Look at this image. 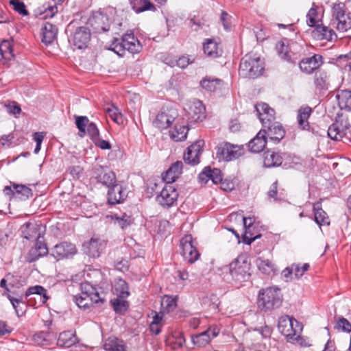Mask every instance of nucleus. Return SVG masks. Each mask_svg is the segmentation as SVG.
<instances>
[{
  "label": "nucleus",
  "mask_w": 351,
  "mask_h": 351,
  "mask_svg": "<svg viewBox=\"0 0 351 351\" xmlns=\"http://www.w3.org/2000/svg\"><path fill=\"white\" fill-rule=\"evenodd\" d=\"M282 303L280 289L276 287L262 289L258 295L257 304L264 311H270L279 308Z\"/></svg>",
  "instance_id": "obj_1"
},
{
  "label": "nucleus",
  "mask_w": 351,
  "mask_h": 351,
  "mask_svg": "<svg viewBox=\"0 0 351 351\" xmlns=\"http://www.w3.org/2000/svg\"><path fill=\"white\" fill-rule=\"evenodd\" d=\"M265 69L263 59L256 54H247L241 60L239 75L244 78H256L261 76Z\"/></svg>",
  "instance_id": "obj_2"
},
{
  "label": "nucleus",
  "mask_w": 351,
  "mask_h": 351,
  "mask_svg": "<svg viewBox=\"0 0 351 351\" xmlns=\"http://www.w3.org/2000/svg\"><path fill=\"white\" fill-rule=\"evenodd\" d=\"M250 266L247 254H241L226 267L228 269L232 280L236 283H241L250 278Z\"/></svg>",
  "instance_id": "obj_3"
},
{
  "label": "nucleus",
  "mask_w": 351,
  "mask_h": 351,
  "mask_svg": "<svg viewBox=\"0 0 351 351\" xmlns=\"http://www.w3.org/2000/svg\"><path fill=\"white\" fill-rule=\"evenodd\" d=\"M111 46L112 49L119 56H122L125 50L135 53L141 49L140 42L132 31H128L121 39L114 38Z\"/></svg>",
  "instance_id": "obj_4"
},
{
  "label": "nucleus",
  "mask_w": 351,
  "mask_h": 351,
  "mask_svg": "<svg viewBox=\"0 0 351 351\" xmlns=\"http://www.w3.org/2000/svg\"><path fill=\"white\" fill-rule=\"evenodd\" d=\"M75 302L79 308L86 309L94 304L102 303L103 300L93 285L89 282H84L81 284V293L75 296Z\"/></svg>",
  "instance_id": "obj_5"
},
{
  "label": "nucleus",
  "mask_w": 351,
  "mask_h": 351,
  "mask_svg": "<svg viewBox=\"0 0 351 351\" xmlns=\"http://www.w3.org/2000/svg\"><path fill=\"white\" fill-rule=\"evenodd\" d=\"M276 48L282 59L293 64L299 60L304 51L303 46L296 42L287 45L285 41H280L277 43Z\"/></svg>",
  "instance_id": "obj_6"
},
{
  "label": "nucleus",
  "mask_w": 351,
  "mask_h": 351,
  "mask_svg": "<svg viewBox=\"0 0 351 351\" xmlns=\"http://www.w3.org/2000/svg\"><path fill=\"white\" fill-rule=\"evenodd\" d=\"M278 330L288 341H293L300 337L302 330L300 324L293 317L288 315L282 316L278 321Z\"/></svg>",
  "instance_id": "obj_7"
},
{
  "label": "nucleus",
  "mask_w": 351,
  "mask_h": 351,
  "mask_svg": "<svg viewBox=\"0 0 351 351\" xmlns=\"http://www.w3.org/2000/svg\"><path fill=\"white\" fill-rule=\"evenodd\" d=\"M332 25L337 30L344 32L351 28L350 13L346 12V5L343 3H339L332 6Z\"/></svg>",
  "instance_id": "obj_8"
},
{
  "label": "nucleus",
  "mask_w": 351,
  "mask_h": 351,
  "mask_svg": "<svg viewBox=\"0 0 351 351\" xmlns=\"http://www.w3.org/2000/svg\"><path fill=\"white\" fill-rule=\"evenodd\" d=\"M242 154L243 149L241 147L229 143H222L217 147L216 155L219 160L230 161L238 158Z\"/></svg>",
  "instance_id": "obj_9"
},
{
  "label": "nucleus",
  "mask_w": 351,
  "mask_h": 351,
  "mask_svg": "<svg viewBox=\"0 0 351 351\" xmlns=\"http://www.w3.org/2000/svg\"><path fill=\"white\" fill-rule=\"evenodd\" d=\"M195 243L191 234H186L180 240L182 255L184 260L189 263H193L199 257Z\"/></svg>",
  "instance_id": "obj_10"
},
{
  "label": "nucleus",
  "mask_w": 351,
  "mask_h": 351,
  "mask_svg": "<svg viewBox=\"0 0 351 351\" xmlns=\"http://www.w3.org/2000/svg\"><path fill=\"white\" fill-rule=\"evenodd\" d=\"M195 243L191 234H186L180 240L182 255L184 260L189 263H193L199 257Z\"/></svg>",
  "instance_id": "obj_11"
},
{
  "label": "nucleus",
  "mask_w": 351,
  "mask_h": 351,
  "mask_svg": "<svg viewBox=\"0 0 351 351\" xmlns=\"http://www.w3.org/2000/svg\"><path fill=\"white\" fill-rule=\"evenodd\" d=\"M220 329L216 325L209 326L206 330L191 335V341L198 348L205 347L219 333Z\"/></svg>",
  "instance_id": "obj_12"
},
{
  "label": "nucleus",
  "mask_w": 351,
  "mask_h": 351,
  "mask_svg": "<svg viewBox=\"0 0 351 351\" xmlns=\"http://www.w3.org/2000/svg\"><path fill=\"white\" fill-rule=\"evenodd\" d=\"M75 124L79 131L82 133V136L86 132L93 141L99 136V131L96 124L90 121L87 117L76 116Z\"/></svg>",
  "instance_id": "obj_13"
},
{
  "label": "nucleus",
  "mask_w": 351,
  "mask_h": 351,
  "mask_svg": "<svg viewBox=\"0 0 351 351\" xmlns=\"http://www.w3.org/2000/svg\"><path fill=\"white\" fill-rule=\"evenodd\" d=\"M119 285L122 289L121 291L117 298L112 300L110 302L116 313H122L125 312L129 307L128 302L125 298L128 297L130 293L128 291L127 284L124 280H120Z\"/></svg>",
  "instance_id": "obj_14"
},
{
  "label": "nucleus",
  "mask_w": 351,
  "mask_h": 351,
  "mask_svg": "<svg viewBox=\"0 0 351 351\" xmlns=\"http://www.w3.org/2000/svg\"><path fill=\"white\" fill-rule=\"evenodd\" d=\"M178 193L171 185L166 184L160 194L156 197V200L162 206L170 207L176 202Z\"/></svg>",
  "instance_id": "obj_15"
},
{
  "label": "nucleus",
  "mask_w": 351,
  "mask_h": 351,
  "mask_svg": "<svg viewBox=\"0 0 351 351\" xmlns=\"http://www.w3.org/2000/svg\"><path fill=\"white\" fill-rule=\"evenodd\" d=\"M90 40V29L85 26L78 27L71 38L73 45L79 49L87 47Z\"/></svg>",
  "instance_id": "obj_16"
},
{
  "label": "nucleus",
  "mask_w": 351,
  "mask_h": 351,
  "mask_svg": "<svg viewBox=\"0 0 351 351\" xmlns=\"http://www.w3.org/2000/svg\"><path fill=\"white\" fill-rule=\"evenodd\" d=\"M107 240L93 237L86 245V253L92 258H98L106 249Z\"/></svg>",
  "instance_id": "obj_17"
},
{
  "label": "nucleus",
  "mask_w": 351,
  "mask_h": 351,
  "mask_svg": "<svg viewBox=\"0 0 351 351\" xmlns=\"http://www.w3.org/2000/svg\"><path fill=\"white\" fill-rule=\"evenodd\" d=\"M76 253L75 246L71 243L62 242L51 249L50 254L56 260L67 258Z\"/></svg>",
  "instance_id": "obj_18"
},
{
  "label": "nucleus",
  "mask_w": 351,
  "mask_h": 351,
  "mask_svg": "<svg viewBox=\"0 0 351 351\" xmlns=\"http://www.w3.org/2000/svg\"><path fill=\"white\" fill-rule=\"evenodd\" d=\"M202 141H197L187 148L183 156V159L186 164L194 166L199 162V156L202 152Z\"/></svg>",
  "instance_id": "obj_19"
},
{
  "label": "nucleus",
  "mask_w": 351,
  "mask_h": 351,
  "mask_svg": "<svg viewBox=\"0 0 351 351\" xmlns=\"http://www.w3.org/2000/svg\"><path fill=\"white\" fill-rule=\"evenodd\" d=\"M107 195L108 202L113 205L122 202L127 197L126 190L117 182L108 188Z\"/></svg>",
  "instance_id": "obj_20"
},
{
  "label": "nucleus",
  "mask_w": 351,
  "mask_h": 351,
  "mask_svg": "<svg viewBox=\"0 0 351 351\" xmlns=\"http://www.w3.org/2000/svg\"><path fill=\"white\" fill-rule=\"evenodd\" d=\"M266 137L274 144L278 143L285 135V130L278 122H274L265 128Z\"/></svg>",
  "instance_id": "obj_21"
},
{
  "label": "nucleus",
  "mask_w": 351,
  "mask_h": 351,
  "mask_svg": "<svg viewBox=\"0 0 351 351\" xmlns=\"http://www.w3.org/2000/svg\"><path fill=\"white\" fill-rule=\"evenodd\" d=\"M94 174L97 182L108 188L117 182L115 174L100 166L95 169Z\"/></svg>",
  "instance_id": "obj_22"
},
{
  "label": "nucleus",
  "mask_w": 351,
  "mask_h": 351,
  "mask_svg": "<svg viewBox=\"0 0 351 351\" xmlns=\"http://www.w3.org/2000/svg\"><path fill=\"white\" fill-rule=\"evenodd\" d=\"M47 254L48 248L46 243L42 240H37L34 246L29 250L25 258L27 262L32 263Z\"/></svg>",
  "instance_id": "obj_23"
},
{
  "label": "nucleus",
  "mask_w": 351,
  "mask_h": 351,
  "mask_svg": "<svg viewBox=\"0 0 351 351\" xmlns=\"http://www.w3.org/2000/svg\"><path fill=\"white\" fill-rule=\"evenodd\" d=\"M41 226L35 223H27L21 227L23 237L29 241L40 240Z\"/></svg>",
  "instance_id": "obj_24"
},
{
  "label": "nucleus",
  "mask_w": 351,
  "mask_h": 351,
  "mask_svg": "<svg viewBox=\"0 0 351 351\" xmlns=\"http://www.w3.org/2000/svg\"><path fill=\"white\" fill-rule=\"evenodd\" d=\"M267 139L265 129H261L256 136L249 142V149L254 153L261 152L266 146Z\"/></svg>",
  "instance_id": "obj_25"
},
{
  "label": "nucleus",
  "mask_w": 351,
  "mask_h": 351,
  "mask_svg": "<svg viewBox=\"0 0 351 351\" xmlns=\"http://www.w3.org/2000/svg\"><path fill=\"white\" fill-rule=\"evenodd\" d=\"M183 164L181 161H176L166 171L162 176V180L166 184H171L182 173Z\"/></svg>",
  "instance_id": "obj_26"
},
{
  "label": "nucleus",
  "mask_w": 351,
  "mask_h": 351,
  "mask_svg": "<svg viewBox=\"0 0 351 351\" xmlns=\"http://www.w3.org/2000/svg\"><path fill=\"white\" fill-rule=\"evenodd\" d=\"M175 120V116L164 110L157 114L153 121V125L159 130L168 128Z\"/></svg>",
  "instance_id": "obj_27"
},
{
  "label": "nucleus",
  "mask_w": 351,
  "mask_h": 351,
  "mask_svg": "<svg viewBox=\"0 0 351 351\" xmlns=\"http://www.w3.org/2000/svg\"><path fill=\"white\" fill-rule=\"evenodd\" d=\"M189 119L192 121H202L206 118V108L199 100H195L190 107Z\"/></svg>",
  "instance_id": "obj_28"
},
{
  "label": "nucleus",
  "mask_w": 351,
  "mask_h": 351,
  "mask_svg": "<svg viewBox=\"0 0 351 351\" xmlns=\"http://www.w3.org/2000/svg\"><path fill=\"white\" fill-rule=\"evenodd\" d=\"M321 56L314 55L311 58L302 60L300 62L299 66L301 71L303 72L311 73L319 66L321 64Z\"/></svg>",
  "instance_id": "obj_29"
},
{
  "label": "nucleus",
  "mask_w": 351,
  "mask_h": 351,
  "mask_svg": "<svg viewBox=\"0 0 351 351\" xmlns=\"http://www.w3.org/2000/svg\"><path fill=\"white\" fill-rule=\"evenodd\" d=\"M203 49L206 56L211 58H216L222 54V49L219 43L214 39H207L204 43Z\"/></svg>",
  "instance_id": "obj_30"
},
{
  "label": "nucleus",
  "mask_w": 351,
  "mask_h": 351,
  "mask_svg": "<svg viewBox=\"0 0 351 351\" xmlns=\"http://www.w3.org/2000/svg\"><path fill=\"white\" fill-rule=\"evenodd\" d=\"M58 28L50 23H45L41 28L42 42L51 44L56 38Z\"/></svg>",
  "instance_id": "obj_31"
},
{
  "label": "nucleus",
  "mask_w": 351,
  "mask_h": 351,
  "mask_svg": "<svg viewBox=\"0 0 351 351\" xmlns=\"http://www.w3.org/2000/svg\"><path fill=\"white\" fill-rule=\"evenodd\" d=\"M313 36L317 40L328 41H331L337 37L333 29L324 25H317L313 31Z\"/></svg>",
  "instance_id": "obj_32"
},
{
  "label": "nucleus",
  "mask_w": 351,
  "mask_h": 351,
  "mask_svg": "<svg viewBox=\"0 0 351 351\" xmlns=\"http://www.w3.org/2000/svg\"><path fill=\"white\" fill-rule=\"evenodd\" d=\"M25 295L26 298H28L32 295H36L38 297H39L38 306H41L45 304L49 299L47 289L40 285L29 287L25 291Z\"/></svg>",
  "instance_id": "obj_33"
},
{
  "label": "nucleus",
  "mask_w": 351,
  "mask_h": 351,
  "mask_svg": "<svg viewBox=\"0 0 351 351\" xmlns=\"http://www.w3.org/2000/svg\"><path fill=\"white\" fill-rule=\"evenodd\" d=\"M77 342L76 335L71 331H64L59 335L57 345L62 348H70Z\"/></svg>",
  "instance_id": "obj_34"
},
{
  "label": "nucleus",
  "mask_w": 351,
  "mask_h": 351,
  "mask_svg": "<svg viewBox=\"0 0 351 351\" xmlns=\"http://www.w3.org/2000/svg\"><path fill=\"white\" fill-rule=\"evenodd\" d=\"M312 109L310 107L300 108L298 110L297 120L300 128L304 130H308L310 125L308 119L311 114Z\"/></svg>",
  "instance_id": "obj_35"
},
{
  "label": "nucleus",
  "mask_w": 351,
  "mask_h": 351,
  "mask_svg": "<svg viewBox=\"0 0 351 351\" xmlns=\"http://www.w3.org/2000/svg\"><path fill=\"white\" fill-rule=\"evenodd\" d=\"M104 348L106 351H126L124 342L114 337H110L105 340Z\"/></svg>",
  "instance_id": "obj_36"
},
{
  "label": "nucleus",
  "mask_w": 351,
  "mask_h": 351,
  "mask_svg": "<svg viewBox=\"0 0 351 351\" xmlns=\"http://www.w3.org/2000/svg\"><path fill=\"white\" fill-rule=\"evenodd\" d=\"M263 162L266 167H278L282 162V158L278 152L267 151L264 154Z\"/></svg>",
  "instance_id": "obj_37"
},
{
  "label": "nucleus",
  "mask_w": 351,
  "mask_h": 351,
  "mask_svg": "<svg viewBox=\"0 0 351 351\" xmlns=\"http://www.w3.org/2000/svg\"><path fill=\"white\" fill-rule=\"evenodd\" d=\"M110 218L114 225L122 230L126 229L133 223L132 217L126 213H122L120 215L117 214L110 215Z\"/></svg>",
  "instance_id": "obj_38"
},
{
  "label": "nucleus",
  "mask_w": 351,
  "mask_h": 351,
  "mask_svg": "<svg viewBox=\"0 0 351 351\" xmlns=\"http://www.w3.org/2000/svg\"><path fill=\"white\" fill-rule=\"evenodd\" d=\"M314 219L319 226L329 225L330 221L326 213L322 208L321 204L317 202L313 205Z\"/></svg>",
  "instance_id": "obj_39"
},
{
  "label": "nucleus",
  "mask_w": 351,
  "mask_h": 351,
  "mask_svg": "<svg viewBox=\"0 0 351 351\" xmlns=\"http://www.w3.org/2000/svg\"><path fill=\"white\" fill-rule=\"evenodd\" d=\"M314 83L316 88L325 90L328 88V77L324 71H317L315 74Z\"/></svg>",
  "instance_id": "obj_40"
},
{
  "label": "nucleus",
  "mask_w": 351,
  "mask_h": 351,
  "mask_svg": "<svg viewBox=\"0 0 351 351\" xmlns=\"http://www.w3.org/2000/svg\"><path fill=\"white\" fill-rule=\"evenodd\" d=\"M132 8L136 12H142L145 10H155V6L150 0H131Z\"/></svg>",
  "instance_id": "obj_41"
},
{
  "label": "nucleus",
  "mask_w": 351,
  "mask_h": 351,
  "mask_svg": "<svg viewBox=\"0 0 351 351\" xmlns=\"http://www.w3.org/2000/svg\"><path fill=\"white\" fill-rule=\"evenodd\" d=\"M256 265L258 269L263 274L270 275L275 271L274 264L269 259H264L263 258L259 257L256 260Z\"/></svg>",
  "instance_id": "obj_42"
},
{
  "label": "nucleus",
  "mask_w": 351,
  "mask_h": 351,
  "mask_svg": "<svg viewBox=\"0 0 351 351\" xmlns=\"http://www.w3.org/2000/svg\"><path fill=\"white\" fill-rule=\"evenodd\" d=\"M337 99L341 108L351 110V91L348 90H341L337 95Z\"/></svg>",
  "instance_id": "obj_43"
},
{
  "label": "nucleus",
  "mask_w": 351,
  "mask_h": 351,
  "mask_svg": "<svg viewBox=\"0 0 351 351\" xmlns=\"http://www.w3.org/2000/svg\"><path fill=\"white\" fill-rule=\"evenodd\" d=\"M188 129L184 125H176L169 132L170 137L175 141H181L186 138Z\"/></svg>",
  "instance_id": "obj_44"
},
{
  "label": "nucleus",
  "mask_w": 351,
  "mask_h": 351,
  "mask_svg": "<svg viewBox=\"0 0 351 351\" xmlns=\"http://www.w3.org/2000/svg\"><path fill=\"white\" fill-rule=\"evenodd\" d=\"M293 274L298 279L302 276V273H300V264H292L291 267H286L282 272V275L286 281L292 279Z\"/></svg>",
  "instance_id": "obj_45"
},
{
  "label": "nucleus",
  "mask_w": 351,
  "mask_h": 351,
  "mask_svg": "<svg viewBox=\"0 0 351 351\" xmlns=\"http://www.w3.org/2000/svg\"><path fill=\"white\" fill-rule=\"evenodd\" d=\"M162 314L155 313L153 316V320L149 325V330L152 333L158 335L161 331Z\"/></svg>",
  "instance_id": "obj_46"
},
{
  "label": "nucleus",
  "mask_w": 351,
  "mask_h": 351,
  "mask_svg": "<svg viewBox=\"0 0 351 351\" xmlns=\"http://www.w3.org/2000/svg\"><path fill=\"white\" fill-rule=\"evenodd\" d=\"M12 57V49L10 41L4 40L0 44V58L10 59Z\"/></svg>",
  "instance_id": "obj_47"
},
{
  "label": "nucleus",
  "mask_w": 351,
  "mask_h": 351,
  "mask_svg": "<svg viewBox=\"0 0 351 351\" xmlns=\"http://www.w3.org/2000/svg\"><path fill=\"white\" fill-rule=\"evenodd\" d=\"M328 136L332 140L339 141L343 137L341 130L339 128L338 123L332 124L328 130Z\"/></svg>",
  "instance_id": "obj_48"
},
{
  "label": "nucleus",
  "mask_w": 351,
  "mask_h": 351,
  "mask_svg": "<svg viewBox=\"0 0 351 351\" xmlns=\"http://www.w3.org/2000/svg\"><path fill=\"white\" fill-rule=\"evenodd\" d=\"M169 343L171 344L173 349H178L182 346L185 342V339L182 333L172 335L169 337Z\"/></svg>",
  "instance_id": "obj_49"
},
{
  "label": "nucleus",
  "mask_w": 351,
  "mask_h": 351,
  "mask_svg": "<svg viewBox=\"0 0 351 351\" xmlns=\"http://www.w3.org/2000/svg\"><path fill=\"white\" fill-rule=\"evenodd\" d=\"M105 111L107 114L116 123H119L122 121V115L119 112L118 108L114 105L106 107Z\"/></svg>",
  "instance_id": "obj_50"
},
{
  "label": "nucleus",
  "mask_w": 351,
  "mask_h": 351,
  "mask_svg": "<svg viewBox=\"0 0 351 351\" xmlns=\"http://www.w3.org/2000/svg\"><path fill=\"white\" fill-rule=\"evenodd\" d=\"M33 339L39 346H48L50 344L49 334L47 332H38L34 335Z\"/></svg>",
  "instance_id": "obj_51"
},
{
  "label": "nucleus",
  "mask_w": 351,
  "mask_h": 351,
  "mask_svg": "<svg viewBox=\"0 0 351 351\" xmlns=\"http://www.w3.org/2000/svg\"><path fill=\"white\" fill-rule=\"evenodd\" d=\"M161 305L164 311L167 312L172 311L176 307V300L171 296H165L162 301Z\"/></svg>",
  "instance_id": "obj_52"
},
{
  "label": "nucleus",
  "mask_w": 351,
  "mask_h": 351,
  "mask_svg": "<svg viewBox=\"0 0 351 351\" xmlns=\"http://www.w3.org/2000/svg\"><path fill=\"white\" fill-rule=\"evenodd\" d=\"M306 23L308 26L315 27L318 25L319 19L317 10L311 8L306 14Z\"/></svg>",
  "instance_id": "obj_53"
},
{
  "label": "nucleus",
  "mask_w": 351,
  "mask_h": 351,
  "mask_svg": "<svg viewBox=\"0 0 351 351\" xmlns=\"http://www.w3.org/2000/svg\"><path fill=\"white\" fill-rule=\"evenodd\" d=\"M262 125L263 129H265L267 125L272 124L275 119V112L274 109L270 110L267 112H266L265 116H261L258 117Z\"/></svg>",
  "instance_id": "obj_54"
},
{
  "label": "nucleus",
  "mask_w": 351,
  "mask_h": 351,
  "mask_svg": "<svg viewBox=\"0 0 351 351\" xmlns=\"http://www.w3.org/2000/svg\"><path fill=\"white\" fill-rule=\"evenodd\" d=\"M16 195H21L22 198H28L32 196V190L25 185L14 184Z\"/></svg>",
  "instance_id": "obj_55"
},
{
  "label": "nucleus",
  "mask_w": 351,
  "mask_h": 351,
  "mask_svg": "<svg viewBox=\"0 0 351 351\" xmlns=\"http://www.w3.org/2000/svg\"><path fill=\"white\" fill-rule=\"evenodd\" d=\"M221 80L218 79L215 80H207L204 79L201 82V86L203 88L208 91H215L217 89V85L220 83Z\"/></svg>",
  "instance_id": "obj_56"
},
{
  "label": "nucleus",
  "mask_w": 351,
  "mask_h": 351,
  "mask_svg": "<svg viewBox=\"0 0 351 351\" xmlns=\"http://www.w3.org/2000/svg\"><path fill=\"white\" fill-rule=\"evenodd\" d=\"M10 3L13 6V9L19 14L23 16L28 14V12L23 2L19 0H10Z\"/></svg>",
  "instance_id": "obj_57"
},
{
  "label": "nucleus",
  "mask_w": 351,
  "mask_h": 351,
  "mask_svg": "<svg viewBox=\"0 0 351 351\" xmlns=\"http://www.w3.org/2000/svg\"><path fill=\"white\" fill-rule=\"evenodd\" d=\"M206 171H208V173L210 175V179L213 181V183L217 184L221 182L222 174L220 169H211L209 167H207Z\"/></svg>",
  "instance_id": "obj_58"
},
{
  "label": "nucleus",
  "mask_w": 351,
  "mask_h": 351,
  "mask_svg": "<svg viewBox=\"0 0 351 351\" xmlns=\"http://www.w3.org/2000/svg\"><path fill=\"white\" fill-rule=\"evenodd\" d=\"M335 328L347 332H351V324L343 317L338 319Z\"/></svg>",
  "instance_id": "obj_59"
},
{
  "label": "nucleus",
  "mask_w": 351,
  "mask_h": 351,
  "mask_svg": "<svg viewBox=\"0 0 351 351\" xmlns=\"http://www.w3.org/2000/svg\"><path fill=\"white\" fill-rule=\"evenodd\" d=\"M255 108H256V111L257 113V116L258 117H260L261 116H265L266 112H267L268 111H269L270 110L272 109L268 106V104H267L265 103L257 104L255 106Z\"/></svg>",
  "instance_id": "obj_60"
},
{
  "label": "nucleus",
  "mask_w": 351,
  "mask_h": 351,
  "mask_svg": "<svg viewBox=\"0 0 351 351\" xmlns=\"http://www.w3.org/2000/svg\"><path fill=\"white\" fill-rule=\"evenodd\" d=\"M7 111L14 115H18L21 113V109L19 105L16 102L12 101L8 104H5Z\"/></svg>",
  "instance_id": "obj_61"
},
{
  "label": "nucleus",
  "mask_w": 351,
  "mask_h": 351,
  "mask_svg": "<svg viewBox=\"0 0 351 351\" xmlns=\"http://www.w3.org/2000/svg\"><path fill=\"white\" fill-rule=\"evenodd\" d=\"M93 143L101 149H110L111 148L110 143L108 141L100 138L99 136L93 141Z\"/></svg>",
  "instance_id": "obj_62"
},
{
  "label": "nucleus",
  "mask_w": 351,
  "mask_h": 351,
  "mask_svg": "<svg viewBox=\"0 0 351 351\" xmlns=\"http://www.w3.org/2000/svg\"><path fill=\"white\" fill-rule=\"evenodd\" d=\"M58 12V8L56 5H43V12L45 14L44 18L53 17Z\"/></svg>",
  "instance_id": "obj_63"
},
{
  "label": "nucleus",
  "mask_w": 351,
  "mask_h": 351,
  "mask_svg": "<svg viewBox=\"0 0 351 351\" xmlns=\"http://www.w3.org/2000/svg\"><path fill=\"white\" fill-rule=\"evenodd\" d=\"M230 16L228 13L223 12L221 16V21L223 23V27L226 30H229L230 27Z\"/></svg>",
  "instance_id": "obj_64"
}]
</instances>
